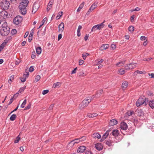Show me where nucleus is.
I'll return each mask as SVG.
<instances>
[{
    "mask_svg": "<svg viewBox=\"0 0 154 154\" xmlns=\"http://www.w3.org/2000/svg\"><path fill=\"white\" fill-rule=\"evenodd\" d=\"M128 82L126 81H125L122 83V88L125 89L127 88L128 86Z\"/></svg>",
    "mask_w": 154,
    "mask_h": 154,
    "instance_id": "nucleus-22",
    "label": "nucleus"
},
{
    "mask_svg": "<svg viewBox=\"0 0 154 154\" xmlns=\"http://www.w3.org/2000/svg\"><path fill=\"white\" fill-rule=\"evenodd\" d=\"M128 29L129 31L131 32H132L134 30V28L133 26H130Z\"/></svg>",
    "mask_w": 154,
    "mask_h": 154,
    "instance_id": "nucleus-35",
    "label": "nucleus"
},
{
    "mask_svg": "<svg viewBox=\"0 0 154 154\" xmlns=\"http://www.w3.org/2000/svg\"><path fill=\"white\" fill-rule=\"evenodd\" d=\"M86 149V147L84 146H81L78 148L77 151L78 153L83 152Z\"/></svg>",
    "mask_w": 154,
    "mask_h": 154,
    "instance_id": "nucleus-12",
    "label": "nucleus"
},
{
    "mask_svg": "<svg viewBox=\"0 0 154 154\" xmlns=\"http://www.w3.org/2000/svg\"><path fill=\"white\" fill-rule=\"evenodd\" d=\"M127 114L128 116H130L134 114V112L133 111H128L127 112Z\"/></svg>",
    "mask_w": 154,
    "mask_h": 154,
    "instance_id": "nucleus-43",
    "label": "nucleus"
},
{
    "mask_svg": "<svg viewBox=\"0 0 154 154\" xmlns=\"http://www.w3.org/2000/svg\"><path fill=\"white\" fill-rule=\"evenodd\" d=\"M13 100H14V98H13L11 97V99L10 100V101L8 105H10L12 103V102L13 101Z\"/></svg>",
    "mask_w": 154,
    "mask_h": 154,
    "instance_id": "nucleus-62",
    "label": "nucleus"
},
{
    "mask_svg": "<svg viewBox=\"0 0 154 154\" xmlns=\"http://www.w3.org/2000/svg\"><path fill=\"white\" fill-rule=\"evenodd\" d=\"M49 90H44L42 92V94L43 95H45L48 93Z\"/></svg>",
    "mask_w": 154,
    "mask_h": 154,
    "instance_id": "nucleus-47",
    "label": "nucleus"
},
{
    "mask_svg": "<svg viewBox=\"0 0 154 154\" xmlns=\"http://www.w3.org/2000/svg\"><path fill=\"white\" fill-rule=\"evenodd\" d=\"M22 20V18L21 16L19 15L16 16L13 20L14 23L16 25H18Z\"/></svg>",
    "mask_w": 154,
    "mask_h": 154,
    "instance_id": "nucleus-7",
    "label": "nucleus"
},
{
    "mask_svg": "<svg viewBox=\"0 0 154 154\" xmlns=\"http://www.w3.org/2000/svg\"><path fill=\"white\" fill-rule=\"evenodd\" d=\"M93 98L91 96L87 97L79 105V108L82 109L86 107L91 101Z\"/></svg>",
    "mask_w": 154,
    "mask_h": 154,
    "instance_id": "nucleus-3",
    "label": "nucleus"
},
{
    "mask_svg": "<svg viewBox=\"0 0 154 154\" xmlns=\"http://www.w3.org/2000/svg\"><path fill=\"white\" fill-rule=\"evenodd\" d=\"M46 29V28L45 27L43 30V32L41 33V36H43L45 35Z\"/></svg>",
    "mask_w": 154,
    "mask_h": 154,
    "instance_id": "nucleus-57",
    "label": "nucleus"
},
{
    "mask_svg": "<svg viewBox=\"0 0 154 154\" xmlns=\"http://www.w3.org/2000/svg\"><path fill=\"white\" fill-rule=\"evenodd\" d=\"M20 79L22 82H23L26 81V78L24 77H21L20 78Z\"/></svg>",
    "mask_w": 154,
    "mask_h": 154,
    "instance_id": "nucleus-50",
    "label": "nucleus"
},
{
    "mask_svg": "<svg viewBox=\"0 0 154 154\" xmlns=\"http://www.w3.org/2000/svg\"><path fill=\"white\" fill-rule=\"evenodd\" d=\"M63 14V12L61 11L59 12L58 14V15H57L56 17V20L59 19L60 17H61Z\"/></svg>",
    "mask_w": 154,
    "mask_h": 154,
    "instance_id": "nucleus-31",
    "label": "nucleus"
},
{
    "mask_svg": "<svg viewBox=\"0 0 154 154\" xmlns=\"http://www.w3.org/2000/svg\"><path fill=\"white\" fill-rule=\"evenodd\" d=\"M89 36V35L88 34L86 35L85 36V38H84L85 41H86L88 39Z\"/></svg>",
    "mask_w": 154,
    "mask_h": 154,
    "instance_id": "nucleus-60",
    "label": "nucleus"
},
{
    "mask_svg": "<svg viewBox=\"0 0 154 154\" xmlns=\"http://www.w3.org/2000/svg\"><path fill=\"white\" fill-rule=\"evenodd\" d=\"M85 139V137H83L81 138H79L75 139V140H73L69 142V144H72L74 145L75 143H79L80 141L84 140Z\"/></svg>",
    "mask_w": 154,
    "mask_h": 154,
    "instance_id": "nucleus-6",
    "label": "nucleus"
},
{
    "mask_svg": "<svg viewBox=\"0 0 154 154\" xmlns=\"http://www.w3.org/2000/svg\"><path fill=\"white\" fill-rule=\"evenodd\" d=\"M77 69V67H76L75 68H74V69L73 70H72V71L71 73V74L75 73H76V71Z\"/></svg>",
    "mask_w": 154,
    "mask_h": 154,
    "instance_id": "nucleus-56",
    "label": "nucleus"
},
{
    "mask_svg": "<svg viewBox=\"0 0 154 154\" xmlns=\"http://www.w3.org/2000/svg\"><path fill=\"white\" fill-rule=\"evenodd\" d=\"M8 13L5 10L2 11L0 12V18L5 19L8 17Z\"/></svg>",
    "mask_w": 154,
    "mask_h": 154,
    "instance_id": "nucleus-8",
    "label": "nucleus"
},
{
    "mask_svg": "<svg viewBox=\"0 0 154 154\" xmlns=\"http://www.w3.org/2000/svg\"><path fill=\"white\" fill-rule=\"evenodd\" d=\"M111 47L113 49H114L116 48V45L114 44H112L111 45Z\"/></svg>",
    "mask_w": 154,
    "mask_h": 154,
    "instance_id": "nucleus-55",
    "label": "nucleus"
},
{
    "mask_svg": "<svg viewBox=\"0 0 154 154\" xmlns=\"http://www.w3.org/2000/svg\"><path fill=\"white\" fill-rule=\"evenodd\" d=\"M97 3L95 2L91 6L90 8L91 10L93 11L96 7L97 6Z\"/></svg>",
    "mask_w": 154,
    "mask_h": 154,
    "instance_id": "nucleus-27",
    "label": "nucleus"
},
{
    "mask_svg": "<svg viewBox=\"0 0 154 154\" xmlns=\"http://www.w3.org/2000/svg\"><path fill=\"white\" fill-rule=\"evenodd\" d=\"M136 67L135 63H132L127 64V66H125V69L126 70H129L134 68Z\"/></svg>",
    "mask_w": 154,
    "mask_h": 154,
    "instance_id": "nucleus-10",
    "label": "nucleus"
},
{
    "mask_svg": "<svg viewBox=\"0 0 154 154\" xmlns=\"http://www.w3.org/2000/svg\"><path fill=\"white\" fill-rule=\"evenodd\" d=\"M148 101L147 99L144 97H140L136 102V106L137 107H139L143 104H144L146 105L147 104Z\"/></svg>",
    "mask_w": 154,
    "mask_h": 154,
    "instance_id": "nucleus-4",
    "label": "nucleus"
},
{
    "mask_svg": "<svg viewBox=\"0 0 154 154\" xmlns=\"http://www.w3.org/2000/svg\"><path fill=\"white\" fill-rule=\"evenodd\" d=\"M111 133L113 136L116 137L118 136L119 134V131L117 129L113 130L111 132Z\"/></svg>",
    "mask_w": 154,
    "mask_h": 154,
    "instance_id": "nucleus-16",
    "label": "nucleus"
},
{
    "mask_svg": "<svg viewBox=\"0 0 154 154\" xmlns=\"http://www.w3.org/2000/svg\"><path fill=\"white\" fill-rule=\"evenodd\" d=\"M149 106L152 109L154 108V100H152L150 101L149 103Z\"/></svg>",
    "mask_w": 154,
    "mask_h": 154,
    "instance_id": "nucleus-23",
    "label": "nucleus"
},
{
    "mask_svg": "<svg viewBox=\"0 0 154 154\" xmlns=\"http://www.w3.org/2000/svg\"><path fill=\"white\" fill-rule=\"evenodd\" d=\"M104 22L101 23L97 25V29L98 30L100 29L101 28H102L104 26Z\"/></svg>",
    "mask_w": 154,
    "mask_h": 154,
    "instance_id": "nucleus-24",
    "label": "nucleus"
},
{
    "mask_svg": "<svg viewBox=\"0 0 154 154\" xmlns=\"http://www.w3.org/2000/svg\"><path fill=\"white\" fill-rule=\"evenodd\" d=\"M117 121L115 119H113L110 121L109 124L110 126H112L117 124Z\"/></svg>",
    "mask_w": 154,
    "mask_h": 154,
    "instance_id": "nucleus-15",
    "label": "nucleus"
},
{
    "mask_svg": "<svg viewBox=\"0 0 154 154\" xmlns=\"http://www.w3.org/2000/svg\"><path fill=\"white\" fill-rule=\"evenodd\" d=\"M19 93L18 92L16 93L12 97L14 98V100L16 99L17 97L18 96V95H19Z\"/></svg>",
    "mask_w": 154,
    "mask_h": 154,
    "instance_id": "nucleus-42",
    "label": "nucleus"
},
{
    "mask_svg": "<svg viewBox=\"0 0 154 154\" xmlns=\"http://www.w3.org/2000/svg\"><path fill=\"white\" fill-rule=\"evenodd\" d=\"M145 72V71H140L139 70H137L134 73V75H136L138 73L141 74L144 73Z\"/></svg>",
    "mask_w": 154,
    "mask_h": 154,
    "instance_id": "nucleus-32",
    "label": "nucleus"
},
{
    "mask_svg": "<svg viewBox=\"0 0 154 154\" xmlns=\"http://www.w3.org/2000/svg\"><path fill=\"white\" fill-rule=\"evenodd\" d=\"M54 106V104H52L49 107V109L50 110H51Z\"/></svg>",
    "mask_w": 154,
    "mask_h": 154,
    "instance_id": "nucleus-61",
    "label": "nucleus"
},
{
    "mask_svg": "<svg viewBox=\"0 0 154 154\" xmlns=\"http://www.w3.org/2000/svg\"><path fill=\"white\" fill-rule=\"evenodd\" d=\"M17 32V31L16 29H13L11 32V33L12 34H15Z\"/></svg>",
    "mask_w": 154,
    "mask_h": 154,
    "instance_id": "nucleus-52",
    "label": "nucleus"
},
{
    "mask_svg": "<svg viewBox=\"0 0 154 154\" xmlns=\"http://www.w3.org/2000/svg\"><path fill=\"white\" fill-rule=\"evenodd\" d=\"M16 118V116L15 114H12L10 118V120L11 121H14Z\"/></svg>",
    "mask_w": 154,
    "mask_h": 154,
    "instance_id": "nucleus-30",
    "label": "nucleus"
},
{
    "mask_svg": "<svg viewBox=\"0 0 154 154\" xmlns=\"http://www.w3.org/2000/svg\"><path fill=\"white\" fill-rule=\"evenodd\" d=\"M29 75V73L28 72H26V74H24L23 75V77H25L26 79L28 77V75Z\"/></svg>",
    "mask_w": 154,
    "mask_h": 154,
    "instance_id": "nucleus-48",
    "label": "nucleus"
},
{
    "mask_svg": "<svg viewBox=\"0 0 154 154\" xmlns=\"http://www.w3.org/2000/svg\"><path fill=\"white\" fill-rule=\"evenodd\" d=\"M85 4V3L84 2H82L79 5V8L77 9V12H79L80 11V10L82 9L83 7Z\"/></svg>",
    "mask_w": 154,
    "mask_h": 154,
    "instance_id": "nucleus-25",
    "label": "nucleus"
},
{
    "mask_svg": "<svg viewBox=\"0 0 154 154\" xmlns=\"http://www.w3.org/2000/svg\"><path fill=\"white\" fill-rule=\"evenodd\" d=\"M19 104H18V106H17L16 107V108L14 109L12 111H11L10 112V114H11L13 112H14L16 111V110H17V109H18V107H19Z\"/></svg>",
    "mask_w": 154,
    "mask_h": 154,
    "instance_id": "nucleus-53",
    "label": "nucleus"
},
{
    "mask_svg": "<svg viewBox=\"0 0 154 154\" xmlns=\"http://www.w3.org/2000/svg\"><path fill=\"white\" fill-rule=\"evenodd\" d=\"M135 112V113L139 116H142L144 115V112L143 110L141 109H137Z\"/></svg>",
    "mask_w": 154,
    "mask_h": 154,
    "instance_id": "nucleus-13",
    "label": "nucleus"
},
{
    "mask_svg": "<svg viewBox=\"0 0 154 154\" xmlns=\"http://www.w3.org/2000/svg\"><path fill=\"white\" fill-rule=\"evenodd\" d=\"M34 67L32 66H31L29 69V71L30 72H32L34 70Z\"/></svg>",
    "mask_w": 154,
    "mask_h": 154,
    "instance_id": "nucleus-49",
    "label": "nucleus"
},
{
    "mask_svg": "<svg viewBox=\"0 0 154 154\" xmlns=\"http://www.w3.org/2000/svg\"><path fill=\"white\" fill-rule=\"evenodd\" d=\"M120 128L122 130H125L128 128L127 124L124 122H122L120 125Z\"/></svg>",
    "mask_w": 154,
    "mask_h": 154,
    "instance_id": "nucleus-11",
    "label": "nucleus"
},
{
    "mask_svg": "<svg viewBox=\"0 0 154 154\" xmlns=\"http://www.w3.org/2000/svg\"><path fill=\"white\" fill-rule=\"evenodd\" d=\"M97 29H97V25H95L91 29V31L93 32V31H95Z\"/></svg>",
    "mask_w": 154,
    "mask_h": 154,
    "instance_id": "nucleus-39",
    "label": "nucleus"
},
{
    "mask_svg": "<svg viewBox=\"0 0 154 154\" xmlns=\"http://www.w3.org/2000/svg\"><path fill=\"white\" fill-rule=\"evenodd\" d=\"M31 103H29V104H28L26 107L25 108V109H29L31 107Z\"/></svg>",
    "mask_w": 154,
    "mask_h": 154,
    "instance_id": "nucleus-46",
    "label": "nucleus"
},
{
    "mask_svg": "<svg viewBox=\"0 0 154 154\" xmlns=\"http://www.w3.org/2000/svg\"><path fill=\"white\" fill-rule=\"evenodd\" d=\"M9 2L7 0H3L1 3V7L2 9L6 10L9 8Z\"/></svg>",
    "mask_w": 154,
    "mask_h": 154,
    "instance_id": "nucleus-5",
    "label": "nucleus"
},
{
    "mask_svg": "<svg viewBox=\"0 0 154 154\" xmlns=\"http://www.w3.org/2000/svg\"><path fill=\"white\" fill-rule=\"evenodd\" d=\"M87 116L89 118H94V117L97 116L98 115L97 113H88L87 114Z\"/></svg>",
    "mask_w": 154,
    "mask_h": 154,
    "instance_id": "nucleus-20",
    "label": "nucleus"
},
{
    "mask_svg": "<svg viewBox=\"0 0 154 154\" xmlns=\"http://www.w3.org/2000/svg\"><path fill=\"white\" fill-rule=\"evenodd\" d=\"M89 55V54L88 53H85L82 54V56L84 60H85L86 57Z\"/></svg>",
    "mask_w": 154,
    "mask_h": 154,
    "instance_id": "nucleus-33",
    "label": "nucleus"
},
{
    "mask_svg": "<svg viewBox=\"0 0 154 154\" xmlns=\"http://www.w3.org/2000/svg\"><path fill=\"white\" fill-rule=\"evenodd\" d=\"M59 84H60V82H57L54 84L53 85V87L54 88L57 87L58 86H59Z\"/></svg>",
    "mask_w": 154,
    "mask_h": 154,
    "instance_id": "nucleus-44",
    "label": "nucleus"
},
{
    "mask_svg": "<svg viewBox=\"0 0 154 154\" xmlns=\"http://www.w3.org/2000/svg\"><path fill=\"white\" fill-rule=\"evenodd\" d=\"M84 62V61L82 60H80L79 61V65H81Z\"/></svg>",
    "mask_w": 154,
    "mask_h": 154,
    "instance_id": "nucleus-54",
    "label": "nucleus"
},
{
    "mask_svg": "<svg viewBox=\"0 0 154 154\" xmlns=\"http://www.w3.org/2000/svg\"><path fill=\"white\" fill-rule=\"evenodd\" d=\"M41 79V77L39 75H37L35 77V81L36 82L39 80Z\"/></svg>",
    "mask_w": 154,
    "mask_h": 154,
    "instance_id": "nucleus-34",
    "label": "nucleus"
},
{
    "mask_svg": "<svg viewBox=\"0 0 154 154\" xmlns=\"http://www.w3.org/2000/svg\"><path fill=\"white\" fill-rule=\"evenodd\" d=\"M109 45L108 44H103L100 47V51H103V50L109 48Z\"/></svg>",
    "mask_w": 154,
    "mask_h": 154,
    "instance_id": "nucleus-18",
    "label": "nucleus"
},
{
    "mask_svg": "<svg viewBox=\"0 0 154 154\" xmlns=\"http://www.w3.org/2000/svg\"><path fill=\"white\" fill-rule=\"evenodd\" d=\"M109 131H110L109 130H107V131H106V132L103 134L102 137V138L103 139H105L108 136V135H109Z\"/></svg>",
    "mask_w": 154,
    "mask_h": 154,
    "instance_id": "nucleus-29",
    "label": "nucleus"
},
{
    "mask_svg": "<svg viewBox=\"0 0 154 154\" xmlns=\"http://www.w3.org/2000/svg\"><path fill=\"white\" fill-rule=\"evenodd\" d=\"M146 37L145 36H141L140 39L142 41L144 40L145 39Z\"/></svg>",
    "mask_w": 154,
    "mask_h": 154,
    "instance_id": "nucleus-59",
    "label": "nucleus"
},
{
    "mask_svg": "<svg viewBox=\"0 0 154 154\" xmlns=\"http://www.w3.org/2000/svg\"><path fill=\"white\" fill-rule=\"evenodd\" d=\"M125 70L122 69H120L119 70V74L120 75H123L125 73Z\"/></svg>",
    "mask_w": 154,
    "mask_h": 154,
    "instance_id": "nucleus-36",
    "label": "nucleus"
},
{
    "mask_svg": "<svg viewBox=\"0 0 154 154\" xmlns=\"http://www.w3.org/2000/svg\"><path fill=\"white\" fill-rule=\"evenodd\" d=\"M26 87H23L20 88V89L18 91V92L19 93L20 92V93L24 91V90L25 89Z\"/></svg>",
    "mask_w": 154,
    "mask_h": 154,
    "instance_id": "nucleus-51",
    "label": "nucleus"
},
{
    "mask_svg": "<svg viewBox=\"0 0 154 154\" xmlns=\"http://www.w3.org/2000/svg\"><path fill=\"white\" fill-rule=\"evenodd\" d=\"M125 63V61L119 62L116 64V66L118 67H120L123 66Z\"/></svg>",
    "mask_w": 154,
    "mask_h": 154,
    "instance_id": "nucleus-26",
    "label": "nucleus"
},
{
    "mask_svg": "<svg viewBox=\"0 0 154 154\" xmlns=\"http://www.w3.org/2000/svg\"><path fill=\"white\" fill-rule=\"evenodd\" d=\"M93 137L95 139H100L101 137V135L98 133H95L92 135Z\"/></svg>",
    "mask_w": 154,
    "mask_h": 154,
    "instance_id": "nucleus-19",
    "label": "nucleus"
},
{
    "mask_svg": "<svg viewBox=\"0 0 154 154\" xmlns=\"http://www.w3.org/2000/svg\"><path fill=\"white\" fill-rule=\"evenodd\" d=\"M62 37V35L61 34H60L58 35V40L59 41L61 39Z\"/></svg>",
    "mask_w": 154,
    "mask_h": 154,
    "instance_id": "nucleus-63",
    "label": "nucleus"
},
{
    "mask_svg": "<svg viewBox=\"0 0 154 154\" xmlns=\"http://www.w3.org/2000/svg\"><path fill=\"white\" fill-rule=\"evenodd\" d=\"M36 52L38 54H41L42 52V48L41 47H38L36 48Z\"/></svg>",
    "mask_w": 154,
    "mask_h": 154,
    "instance_id": "nucleus-21",
    "label": "nucleus"
},
{
    "mask_svg": "<svg viewBox=\"0 0 154 154\" xmlns=\"http://www.w3.org/2000/svg\"><path fill=\"white\" fill-rule=\"evenodd\" d=\"M29 2L28 0H23L20 3L19 6L20 12L23 15L26 14V7L27 6Z\"/></svg>",
    "mask_w": 154,
    "mask_h": 154,
    "instance_id": "nucleus-2",
    "label": "nucleus"
},
{
    "mask_svg": "<svg viewBox=\"0 0 154 154\" xmlns=\"http://www.w3.org/2000/svg\"><path fill=\"white\" fill-rule=\"evenodd\" d=\"M64 24L63 23H61L59 25V32H62L64 28Z\"/></svg>",
    "mask_w": 154,
    "mask_h": 154,
    "instance_id": "nucleus-14",
    "label": "nucleus"
},
{
    "mask_svg": "<svg viewBox=\"0 0 154 154\" xmlns=\"http://www.w3.org/2000/svg\"><path fill=\"white\" fill-rule=\"evenodd\" d=\"M95 147L98 150L100 151L101 150L103 147L100 143H97L95 144Z\"/></svg>",
    "mask_w": 154,
    "mask_h": 154,
    "instance_id": "nucleus-17",
    "label": "nucleus"
},
{
    "mask_svg": "<svg viewBox=\"0 0 154 154\" xmlns=\"http://www.w3.org/2000/svg\"><path fill=\"white\" fill-rule=\"evenodd\" d=\"M50 2L48 4V7L49 8V10H50V9L51 8V7L52 6V3H50Z\"/></svg>",
    "mask_w": 154,
    "mask_h": 154,
    "instance_id": "nucleus-58",
    "label": "nucleus"
},
{
    "mask_svg": "<svg viewBox=\"0 0 154 154\" xmlns=\"http://www.w3.org/2000/svg\"><path fill=\"white\" fill-rule=\"evenodd\" d=\"M12 38L11 36H9L4 41L7 43L8 41Z\"/></svg>",
    "mask_w": 154,
    "mask_h": 154,
    "instance_id": "nucleus-38",
    "label": "nucleus"
},
{
    "mask_svg": "<svg viewBox=\"0 0 154 154\" xmlns=\"http://www.w3.org/2000/svg\"><path fill=\"white\" fill-rule=\"evenodd\" d=\"M7 43H6V42H5L4 41V42L2 43V44L0 46V47L2 49H3L4 48L5 45H6Z\"/></svg>",
    "mask_w": 154,
    "mask_h": 154,
    "instance_id": "nucleus-40",
    "label": "nucleus"
},
{
    "mask_svg": "<svg viewBox=\"0 0 154 154\" xmlns=\"http://www.w3.org/2000/svg\"><path fill=\"white\" fill-rule=\"evenodd\" d=\"M85 154H92V153L90 151H86Z\"/></svg>",
    "mask_w": 154,
    "mask_h": 154,
    "instance_id": "nucleus-64",
    "label": "nucleus"
},
{
    "mask_svg": "<svg viewBox=\"0 0 154 154\" xmlns=\"http://www.w3.org/2000/svg\"><path fill=\"white\" fill-rule=\"evenodd\" d=\"M112 142L110 140H108L106 142V144L109 146L112 145Z\"/></svg>",
    "mask_w": 154,
    "mask_h": 154,
    "instance_id": "nucleus-41",
    "label": "nucleus"
},
{
    "mask_svg": "<svg viewBox=\"0 0 154 154\" xmlns=\"http://www.w3.org/2000/svg\"><path fill=\"white\" fill-rule=\"evenodd\" d=\"M35 57V51L33 52L32 53L31 58L34 59Z\"/></svg>",
    "mask_w": 154,
    "mask_h": 154,
    "instance_id": "nucleus-45",
    "label": "nucleus"
},
{
    "mask_svg": "<svg viewBox=\"0 0 154 154\" xmlns=\"http://www.w3.org/2000/svg\"><path fill=\"white\" fill-rule=\"evenodd\" d=\"M26 99L25 100L22 104H21L20 106V107L22 108H23L25 107V106L26 104Z\"/></svg>",
    "mask_w": 154,
    "mask_h": 154,
    "instance_id": "nucleus-37",
    "label": "nucleus"
},
{
    "mask_svg": "<svg viewBox=\"0 0 154 154\" xmlns=\"http://www.w3.org/2000/svg\"><path fill=\"white\" fill-rule=\"evenodd\" d=\"M39 3L35 2L34 3L32 9V13L33 14H34L38 10V9L39 8Z\"/></svg>",
    "mask_w": 154,
    "mask_h": 154,
    "instance_id": "nucleus-9",
    "label": "nucleus"
},
{
    "mask_svg": "<svg viewBox=\"0 0 154 154\" xmlns=\"http://www.w3.org/2000/svg\"><path fill=\"white\" fill-rule=\"evenodd\" d=\"M0 33L2 36H6L10 32V28L8 26L7 23L4 20H1L0 21Z\"/></svg>",
    "mask_w": 154,
    "mask_h": 154,
    "instance_id": "nucleus-1",
    "label": "nucleus"
},
{
    "mask_svg": "<svg viewBox=\"0 0 154 154\" xmlns=\"http://www.w3.org/2000/svg\"><path fill=\"white\" fill-rule=\"evenodd\" d=\"M103 90H100L98 91L95 97H99L100 95V94H102L103 92Z\"/></svg>",
    "mask_w": 154,
    "mask_h": 154,
    "instance_id": "nucleus-28",
    "label": "nucleus"
}]
</instances>
